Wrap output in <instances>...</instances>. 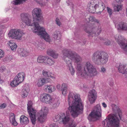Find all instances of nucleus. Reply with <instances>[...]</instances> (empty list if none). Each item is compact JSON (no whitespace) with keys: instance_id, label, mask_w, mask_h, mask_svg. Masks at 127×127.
Segmentation results:
<instances>
[{"instance_id":"42","label":"nucleus","mask_w":127,"mask_h":127,"mask_svg":"<svg viewBox=\"0 0 127 127\" xmlns=\"http://www.w3.org/2000/svg\"><path fill=\"white\" fill-rule=\"evenodd\" d=\"M126 24L123 22H120L118 25L119 29L123 30Z\"/></svg>"},{"instance_id":"8","label":"nucleus","mask_w":127,"mask_h":127,"mask_svg":"<svg viewBox=\"0 0 127 127\" xmlns=\"http://www.w3.org/2000/svg\"><path fill=\"white\" fill-rule=\"evenodd\" d=\"M25 34L23 30L20 29H14L11 30L8 34V36L12 39L21 40L23 35Z\"/></svg>"},{"instance_id":"9","label":"nucleus","mask_w":127,"mask_h":127,"mask_svg":"<svg viewBox=\"0 0 127 127\" xmlns=\"http://www.w3.org/2000/svg\"><path fill=\"white\" fill-rule=\"evenodd\" d=\"M63 56V59L66 62L68 68L70 72L71 67V51L70 49H66L62 51Z\"/></svg>"},{"instance_id":"4","label":"nucleus","mask_w":127,"mask_h":127,"mask_svg":"<svg viewBox=\"0 0 127 127\" xmlns=\"http://www.w3.org/2000/svg\"><path fill=\"white\" fill-rule=\"evenodd\" d=\"M108 55L106 53L99 51L95 52L92 57L95 63L99 65L106 64L108 61Z\"/></svg>"},{"instance_id":"36","label":"nucleus","mask_w":127,"mask_h":127,"mask_svg":"<svg viewBox=\"0 0 127 127\" xmlns=\"http://www.w3.org/2000/svg\"><path fill=\"white\" fill-rule=\"evenodd\" d=\"M100 1L98 0H92L89 2L90 4H91L93 5L94 7H96V6H98V4L100 3Z\"/></svg>"},{"instance_id":"19","label":"nucleus","mask_w":127,"mask_h":127,"mask_svg":"<svg viewBox=\"0 0 127 127\" xmlns=\"http://www.w3.org/2000/svg\"><path fill=\"white\" fill-rule=\"evenodd\" d=\"M25 76L24 73L21 72L15 76V78L17 80L19 83L22 82L24 80Z\"/></svg>"},{"instance_id":"41","label":"nucleus","mask_w":127,"mask_h":127,"mask_svg":"<svg viewBox=\"0 0 127 127\" xmlns=\"http://www.w3.org/2000/svg\"><path fill=\"white\" fill-rule=\"evenodd\" d=\"M97 97L91 96H88V99L91 104H92L94 103Z\"/></svg>"},{"instance_id":"48","label":"nucleus","mask_w":127,"mask_h":127,"mask_svg":"<svg viewBox=\"0 0 127 127\" xmlns=\"http://www.w3.org/2000/svg\"><path fill=\"white\" fill-rule=\"evenodd\" d=\"M106 8L107 12L109 13V16H111L113 13L112 9L108 7H107Z\"/></svg>"},{"instance_id":"6","label":"nucleus","mask_w":127,"mask_h":127,"mask_svg":"<svg viewBox=\"0 0 127 127\" xmlns=\"http://www.w3.org/2000/svg\"><path fill=\"white\" fill-rule=\"evenodd\" d=\"M106 123V126L105 127H119V120L114 115H109L108 118L102 122L104 126H105Z\"/></svg>"},{"instance_id":"57","label":"nucleus","mask_w":127,"mask_h":127,"mask_svg":"<svg viewBox=\"0 0 127 127\" xmlns=\"http://www.w3.org/2000/svg\"><path fill=\"white\" fill-rule=\"evenodd\" d=\"M76 125V124L73 121H72V127H75Z\"/></svg>"},{"instance_id":"5","label":"nucleus","mask_w":127,"mask_h":127,"mask_svg":"<svg viewBox=\"0 0 127 127\" xmlns=\"http://www.w3.org/2000/svg\"><path fill=\"white\" fill-rule=\"evenodd\" d=\"M67 99L69 107L66 111V115L64 113V116L62 118V121L64 124H66L65 127H71V94L70 92L69 94Z\"/></svg>"},{"instance_id":"39","label":"nucleus","mask_w":127,"mask_h":127,"mask_svg":"<svg viewBox=\"0 0 127 127\" xmlns=\"http://www.w3.org/2000/svg\"><path fill=\"white\" fill-rule=\"evenodd\" d=\"M88 95L97 97V95L96 92L95 90H92L89 92V94Z\"/></svg>"},{"instance_id":"25","label":"nucleus","mask_w":127,"mask_h":127,"mask_svg":"<svg viewBox=\"0 0 127 127\" xmlns=\"http://www.w3.org/2000/svg\"><path fill=\"white\" fill-rule=\"evenodd\" d=\"M51 103H50L54 109L57 108L59 105L60 103L59 102V99L57 98L53 99Z\"/></svg>"},{"instance_id":"64","label":"nucleus","mask_w":127,"mask_h":127,"mask_svg":"<svg viewBox=\"0 0 127 127\" xmlns=\"http://www.w3.org/2000/svg\"><path fill=\"white\" fill-rule=\"evenodd\" d=\"M0 127H3L2 124L0 123Z\"/></svg>"},{"instance_id":"14","label":"nucleus","mask_w":127,"mask_h":127,"mask_svg":"<svg viewBox=\"0 0 127 127\" xmlns=\"http://www.w3.org/2000/svg\"><path fill=\"white\" fill-rule=\"evenodd\" d=\"M49 81V79L48 78H43L38 79L36 80L35 82V85L38 87H41L44 84L48 83Z\"/></svg>"},{"instance_id":"12","label":"nucleus","mask_w":127,"mask_h":127,"mask_svg":"<svg viewBox=\"0 0 127 127\" xmlns=\"http://www.w3.org/2000/svg\"><path fill=\"white\" fill-rule=\"evenodd\" d=\"M115 39L125 53L127 54V41L121 35L115 36Z\"/></svg>"},{"instance_id":"30","label":"nucleus","mask_w":127,"mask_h":127,"mask_svg":"<svg viewBox=\"0 0 127 127\" xmlns=\"http://www.w3.org/2000/svg\"><path fill=\"white\" fill-rule=\"evenodd\" d=\"M89 26H85V28L84 29L85 31L88 33L89 34V36L93 37V34L92 33V32H93L92 29Z\"/></svg>"},{"instance_id":"21","label":"nucleus","mask_w":127,"mask_h":127,"mask_svg":"<svg viewBox=\"0 0 127 127\" xmlns=\"http://www.w3.org/2000/svg\"><path fill=\"white\" fill-rule=\"evenodd\" d=\"M125 67V65L121 64H120L118 67V69L119 72L123 74H127V68L125 70L124 69Z\"/></svg>"},{"instance_id":"37","label":"nucleus","mask_w":127,"mask_h":127,"mask_svg":"<svg viewBox=\"0 0 127 127\" xmlns=\"http://www.w3.org/2000/svg\"><path fill=\"white\" fill-rule=\"evenodd\" d=\"M9 45L10 46L11 49L13 51L15 50L17 46L15 43H12L11 41L9 42Z\"/></svg>"},{"instance_id":"44","label":"nucleus","mask_w":127,"mask_h":127,"mask_svg":"<svg viewBox=\"0 0 127 127\" xmlns=\"http://www.w3.org/2000/svg\"><path fill=\"white\" fill-rule=\"evenodd\" d=\"M88 19L90 22H95L97 23H99V21L98 20L95 19L94 17L92 16H90Z\"/></svg>"},{"instance_id":"7","label":"nucleus","mask_w":127,"mask_h":127,"mask_svg":"<svg viewBox=\"0 0 127 127\" xmlns=\"http://www.w3.org/2000/svg\"><path fill=\"white\" fill-rule=\"evenodd\" d=\"M102 110L100 104H97L89 115L88 118L90 121H94L99 119L101 117Z\"/></svg>"},{"instance_id":"51","label":"nucleus","mask_w":127,"mask_h":127,"mask_svg":"<svg viewBox=\"0 0 127 127\" xmlns=\"http://www.w3.org/2000/svg\"><path fill=\"white\" fill-rule=\"evenodd\" d=\"M58 54L55 52L51 57H53L54 59H56L58 57Z\"/></svg>"},{"instance_id":"35","label":"nucleus","mask_w":127,"mask_h":127,"mask_svg":"<svg viewBox=\"0 0 127 127\" xmlns=\"http://www.w3.org/2000/svg\"><path fill=\"white\" fill-rule=\"evenodd\" d=\"M88 6L89 7L88 10L89 12L92 13H94L95 11V7H94V6L91 4H90V3H89L88 4Z\"/></svg>"},{"instance_id":"17","label":"nucleus","mask_w":127,"mask_h":127,"mask_svg":"<svg viewBox=\"0 0 127 127\" xmlns=\"http://www.w3.org/2000/svg\"><path fill=\"white\" fill-rule=\"evenodd\" d=\"M69 89L68 85L65 83H63L62 85L61 91L62 94L64 96L66 95Z\"/></svg>"},{"instance_id":"33","label":"nucleus","mask_w":127,"mask_h":127,"mask_svg":"<svg viewBox=\"0 0 127 127\" xmlns=\"http://www.w3.org/2000/svg\"><path fill=\"white\" fill-rule=\"evenodd\" d=\"M20 51L21 52L19 54L20 56L25 57L28 55V52L26 50L22 49L20 50Z\"/></svg>"},{"instance_id":"61","label":"nucleus","mask_w":127,"mask_h":127,"mask_svg":"<svg viewBox=\"0 0 127 127\" xmlns=\"http://www.w3.org/2000/svg\"><path fill=\"white\" fill-rule=\"evenodd\" d=\"M75 72V71L74 69L73 68H72V75L73 73V74Z\"/></svg>"},{"instance_id":"18","label":"nucleus","mask_w":127,"mask_h":127,"mask_svg":"<svg viewBox=\"0 0 127 127\" xmlns=\"http://www.w3.org/2000/svg\"><path fill=\"white\" fill-rule=\"evenodd\" d=\"M95 9V11L100 12L103 11L105 7V5L102 1H100V3L98 4V6L94 7Z\"/></svg>"},{"instance_id":"50","label":"nucleus","mask_w":127,"mask_h":127,"mask_svg":"<svg viewBox=\"0 0 127 127\" xmlns=\"http://www.w3.org/2000/svg\"><path fill=\"white\" fill-rule=\"evenodd\" d=\"M12 59L11 56H7L5 58L4 60L7 62H8L11 60Z\"/></svg>"},{"instance_id":"49","label":"nucleus","mask_w":127,"mask_h":127,"mask_svg":"<svg viewBox=\"0 0 127 127\" xmlns=\"http://www.w3.org/2000/svg\"><path fill=\"white\" fill-rule=\"evenodd\" d=\"M104 44L106 45H109L111 44V42L108 39H106L104 43Z\"/></svg>"},{"instance_id":"3","label":"nucleus","mask_w":127,"mask_h":127,"mask_svg":"<svg viewBox=\"0 0 127 127\" xmlns=\"http://www.w3.org/2000/svg\"><path fill=\"white\" fill-rule=\"evenodd\" d=\"M72 104V116L74 118L83 112V106L81 102L80 95L77 94H73Z\"/></svg>"},{"instance_id":"28","label":"nucleus","mask_w":127,"mask_h":127,"mask_svg":"<svg viewBox=\"0 0 127 127\" xmlns=\"http://www.w3.org/2000/svg\"><path fill=\"white\" fill-rule=\"evenodd\" d=\"M55 61L54 60H52L50 58L47 57L45 62V64L46 65L51 66L54 64Z\"/></svg>"},{"instance_id":"63","label":"nucleus","mask_w":127,"mask_h":127,"mask_svg":"<svg viewBox=\"0 0 127 127\" xmlns=\"http://www.w3.org/2000/svg\"><path fill=\"white\" fill-rule=\"evenodd\" d=\"M100 40H105V39H104V38L102 37H100Z\"/></svg>"},{"instance_id":"29","label":"nucleus","mask_w":127,"mask_h":127,"mask_svg":"<svg viewBox=\"0 0 127 127\" xmlns=\"http://www.w3.org/2000/svg\"><path fill=\"white\" fill-rule=\"evenodd\" d=\"M92 30L93 32H92V33L93 36L95 35L96 34V33L99 34L101 33L102 31L101 28L99 27L93 28Z\"/></svg>"},{"instance_id":"27","label":"nucleus","mask_w":127,"mask_h":127,"mask_svg":"<svg viewBox=\"0 0 127 127\" xmlns=\"http://www.w3.org/2000/svg\"><path fill=\"white\" fill-rule=\"evenodd\" d=\"M112 106L113 111L115 113H118L119 116L120 118V113L121 112V111L119 107L114 104H112Z\"/></svg>"},{"instance_id":"62","label":"nucleus","mask_w":127,"mask_h":127,"mask_svg":"<svg viewBox=\"0 0 127 127\" xmlns=\"http://www.w3.org/2000/svg\"><path fill=\"white\" fill-rule=\"evenodd\" d=\"M67 3L68 4V5H69L71 3V2H69V1H67Z\"/></svg>"},{"instance_id":"59","label":"nucleus","mask_w":127,"mask_h":127,"mask_svg":"<svg viewBox=\"0 0 127 127\" xmlns=\"http://www.w3.org/2000/svg\"><path fill=\"white\" fill-rule=\"evenodd\" d=\"M102 105L103 107L104 108H106L107 107V105L104 102H103L102 103Z\"/></svg>"},{"instance_id":"55","label":"nucleus","mask_w":127,"mask_h":127,"mask_svg":"<svg viewBox=\"0 0 127 127\" xmlns=\"http://www.w3.org/2000/svg\"><path fill=\"white\" fill-rule=\"evenodd\" d=\"M106 69L105 68L103 67H102L100 71L102 73H105V72Z\"/></svg>"},{"instance_id":"10","label":"nucleus","mask_w":127,"mask_h":127,"mask_svg":"<svg viewBox=\"0 0 127 127\" xmlns=\"http://www.w3.org/2000/svg\"><path fill=\"white\" fill-rule=\"evenodd\" d=\"M48 111V110L47 107L45 106L42 107L36 116V120L41 123L44 122L46 119Z\"/></svg>"},{"instance_id":"45","label":"nucleus","mask_w":127,"mask_h":127,"mask_svg":"<svg viewBox=\"0 0 127 127\" xmlns=\"http://www.w3.org/2000/svg\"><path fill=\"white\" fill-rule=\"evenodd\" d=\"M55 52V51L51 49H49L47 51V54L51 56Z\"/></svg>"},{"instance_id":"52","label":"nucleus","mask_w":127,"mask_h":127,"mask_svg":"<svg viewBox=\"0 0 127 127\" xmlns=\"http://www.w3.org/2000/svg\"><path fill=\"white\" fill-rule=\"evenodd\" d=\"M109 84L110 86H112L113 85L114 83L113 79L111 78L109 80Z\"/></svg>"},{"instance_id":"60","label":"nucleus","mask_w":127,"mask_h":127,"mask_svg":"<svg viewBox=\"0 0 127 127\" xmlns=\"http://www.w3.org/2000/svg\"><path fill=\"white\" fill-rule=\"evenodd\" d=\"M127 31V24H126V26H125V28L123 30Z\"/></svg>"},{"instance_id":"38","label":"nucleus","mask_w":127,"mask_h":127,"mask_svg":"<svg viewBox=\"0 0 127 127\" xmlns=\"http://www.w3.org/2000/svg\"><path fill=\"white\" fill-rule=\"evenodd\" d=\"M19 82L17 81V80L14 78L13 80L11 82V86L13 87H14L17 86L19 84H20Z\"/></svg>"},{"instance_id":"47","label":"nucleus","mask_w":127,"mask_h":127,"mask_svg":"<svg viewBox=\"0 0 127 127\" xmlns=\"http://www.w3.org/2000/svg\"><path fill=\"white\" fill-rule=\"evenodd\" d=\"M56 23V24L59 26H60L61 25L62 23L61 22L60 20L58 18H56L55 20Z\"/></svg>"},{"instance_id":"1","label":"nucleus","mask_w":127,"mask_h":127,"mask_svg":"<svg viewBox=\"0 0 127 127\" xmlns=\"http://www.w3.org/2000/svg\"><path fill=\"white\" fill-rule=\"evenodd\" d=\"M20 17L22 23L20 27L21 28H25L26 25L28 26H33V28H32V30L33 32L37 33L38 35H40L46 41L50 42L51 41L49 36L46 32L44 29L39 26L38 23L36 21L35 18H33V22L32 23L31 18L28 14L22 13L21 14Z\"/></svg>"},{"instance_id":"58","label":"nucleus","mask_w":127,"mask_h":127,"mask_svg":"<svg viewBox=\"0 0 127 127\" xmlns=\"http://www.w3.org/2000/svg\"><path fill=\"white\" fill-rule=\"evenodd\" d=\"M61 85L59 84H58L56 86V88L57 89H60L61 87Z\"/></svg>"},{"instance_id":"31","label":"nucleus","mask_w":127,"mask_h":127,"mask_svg":"<svg viewBox=\"0 0 127 127\" xmlns=\"http://www.w3.org/2000/svg\"><path fill=\"white\" fill-rule=\"evenodd\" d=\"M46 59H47V57L41 55L39 56L37 58V62L38 63H45Z\"/></svg>"},{"instance_id":"26","label":"nucleus","mask_w":127,"mask_h":127,"mask_svg":"<svg viewBox=\"0 0 127 127\" xmlns=\"http://www.w3.org/2000/svg\"><path fill=\"white\" fill-rule=\"evenodd\" d=\"M53 36L56 40H59L61 37V34L59 31H56L54 32L53 34Z\"/></svg>"},{"instance_id":"2","label":"nucleus","mask_w":127,"mask_h":127,"mask_svg":"<svg viewBox=\"0 0 127 127\" xmlns=\"http://www.w3.org/2000/svg\"><path fill=\"white\" fill-rule=\"evenodd\" d=\"M76 69L77 71V75L79 76L84 77L92 74L95 75L97 71L95 66L89 62H86L83 67L81 63L76 64Z\"/></svg>"},{"instance_id":"13","label":"nucleus","mask_w":127,"mask_h":127,"mask_svg":"<svg viewBox=\"0 0 127 127\" xmlns=\"http://www.w3.org/2000/svg\"><path fill=\"white\" fill-rule=\"evenodd\" d=\"M41 10L39 8H36L33 9L32 11V15H35L36 18H34L36 19V21L38 23L42 18L41 16Z\"/></svg>"},{"instance_id":"54","label":"nucleus","mask_w":127,"mask_h":127,"mask_svg":"<svg viewBox=\"0 0 127 127\" xmlns=\"http://www.w3.org/2000/svg\"><path fill=\"white\" fill-rule=\"evenodd\" d=\"M6 106V105L5 103H3L0 105V109L4 108Z\"/></svg>"},{"instance_id":"16","label":"nucleus","mask_w":127,"mask_h":127,"mask_svg":"<svg viewBox=\"0 0 127 127\" xmlns=\"http://www.w3.org/2000/svg\"><path fill=\"white\" fill-rule=\"evenodd\" d=\"M72 60H73L76 64L81 63L82 61L81 57L76 53L72 52Z\"/></svg>"},{"instance_id":"20","label":"nucleus","mask_w":127,"mask_h":127,"mask_svg":"<svg viewBox=\"0 0 127 127\" xmlns=\"http://www.w3.org/2000/svg\"><path fill=\"white\" fill-rule=\"evenodd\" d=\"M42 74L44 77H46L51 78L53 79H55V77L53 76V74L49 71L43 70L42 71Z\"/></svg>"},{"instance_id":"32","label":"nucleus","mask_w":127,"mask_h":127,"mask_svg":"<svg viewBox=\"0 0 127 127\" xmlns=\"http://www.w3.org/2000/svg\"><path fill=\"white\" fill-rule=\"evenodd\" d=\"M46 91H47L49 93H51L54 91L56 90L55 86L53 85H51L47 86V87L46 88Z\"/></svg>"},{"instance_id":"53","label":"nucleus","mask_w":127,"mask_h":127,"mask_svg":"<svg viewBox=\"0 0 127 127\" xmlns=\"http://www.w3.org/2000/svg\"><path fill=\"white\" fill-rule=\"evenodd\" d=\"M4 56V52L2 50L0 49V58H2Z\"/></svg>"},{"instance_id":"15","label":"nucleus","mask_w":127,"mask_h":127,"mask_svg":"<svg viewBox=\"0 0 127 127\" xmlns=\"http://www.w3.org/2000/svg\"><path fill=\"white\" fill-rule=\"evenodd\" d=\"M42 98L41 99V101L47 104H50L51 103L53 99L51 96L48 94H44L42 95Z\"/></svg>"},{"instance_id":"23","label":"nucleus","mask_w":127,"mask_h":127,"mask_svg":"<svg viewBox=\"0 0 127 127\" xmlns=\"http://www.w3.org/2000/svg\"><path fill=\"white\" fill-rule=\"evenodd\" d=\"M9 119L10 122L13 125L15 126L17 125V123L15 119V116L13 113H11L10 114Z\"/></svg>"},{"instance_id":"24","label":"nucleus","mask_w":127,"mask_h":127,"mask_svg":"<svg viewBox=\"0 0 127 127\" xmlns=\"http://www.w3.org/2000/svg\"><path fill=\"white\" fill-rule=\"evenodd\" d=\"M20 122L22 125H26L29 123V120L27 117L24 115H22L20 118Z\"/></svg>"},{"instance_id":"40","label":"nucleus","mask_w":127,"mask_h":127,"mask_svg":"<svg viewBox=\"0 0 127 127\" xmlns=\"http://www.w3.org/2000/svg\"><path fill=\"white\" fill-rule=\"evenodd\" d=\"M26 0H14L12 3L15 5H18L22 3L23 2H25Z\"/></svg>"},{"instance_id":"43","label":"nucleus","mask_w":127,"mask_h":127,"mask_svg":"<svg viewBox=\"0 0 127 127\" xmlns=\"http://www.w3.org/2000/svg\"><path fill=\"white\" fill-rule=\"evenodd\" d=\"M64 113H61L59 114L56 115L55 117V119L57 121H58L60 119H62V118L64 117Z\"/></svg>"},{"instance_id":"56","label":"nucleus","mask_w":127,"mask_h":127,"mask_svg":"<svg viewBox=\"0 0 127 127\" xmlns=\"http://www.w3.org/2000/svg\"><path fill=\"white\" fill-rule=\"evenodd\" d=\"M50 127H58V126L57 124L54 123L50 125Z\"/></svg>"},{"instance_id":"34","label":"nucleus","mask_w":127,"mask_h":127,"mask_svg":"<svg viewBox=\"0 0 127 127\" xmlns=\"http://www.w3.org/2000/svg\"><path fill=\"white\" fill-rule=\"evenodd\" d=\"M113 8L114 11L119 12L120 11L122 10V6L121 5H115L114 4Z\"/></svg>"},{"instance_id":"46","label":"nucleus","mask_w":127,"mask_h":127,"mask_svg":"<svg viewBox=\"0 0 127 127\" xmlns=\"http://www.w3.org/2000/svg\"><path fill=\"white\" fill-rule=\"evenodd\" d=\"M34 45L39 50H41L43 49L41 47V45L40 43L38 42H37L35 43Z\"/></svg>"},{"instance_id":"11","label":"nucleus","mask_w":127,"mask_h":127,"mask_svg":"<svg viewBox=\"0 0 127 127\" xmlns=\"http://www.w3.org/2000/svg\"><path fill=\"white\" fill-rule=\"evenodd\" d=\"M33 104V102L32 101H29L27 105V108L32 123L34 125L35 124L36 113L35 111L33 109L32 107Z\"/></svg>"},{"instance_id":"22","label":"nucleus","mask_w":127,"mask_h":127,"mask_svg":"<svg viewBox=\"0 0 127 127\" xmlns=\"http://www.w3.org/2000/svg\"><path fill=\"white\" fill-rule=\"evenodd\" d=\"M29 91V86L27 85L26 87L23 88L22 92V96L24 98L26 97L28 95Z\"/></svg>"}]
</instances>
